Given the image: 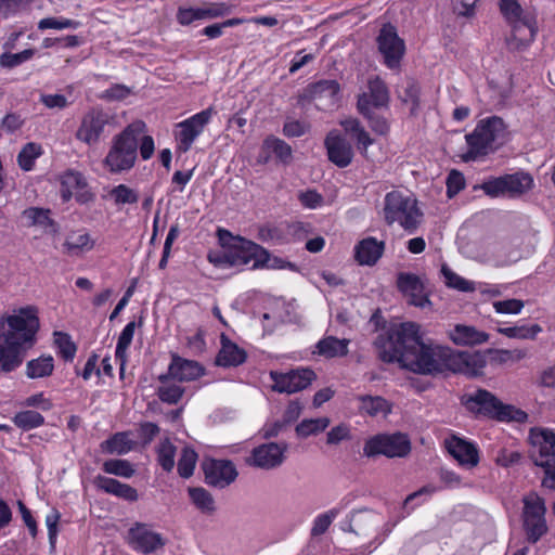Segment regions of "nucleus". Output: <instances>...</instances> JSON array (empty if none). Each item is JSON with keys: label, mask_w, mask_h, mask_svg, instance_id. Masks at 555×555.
Returning <instances> with one entry per match:
<instances>
[{"label": "nucleus", "mask_w": 555, "mask_h": 555, "mask_svg": "<svg viewBox=\"0 0 555 555\" xmlns=\"http://www.w3.org/2000/svg\"><path fill=\"white\" fill-rule=\"evenodd\" d=\"M234 8V4L225 2H205L199 8L201 20H211L229 15Z\"/></svg>", "instance_id": "8fccbe9b"}, {"label": "nucleus", "mask_w": 555, "mask_h": 555, "mask_svg": "<svg viewBox=\"0 0 555 555\" xmlns=\"http://www.w3.org/2000/svg\"><path fill=\"white\" fill-rule=\"evenodd\" d=\"M385 243L375 237H365L354 247V259L361 266H373L382 257Z\"/></svg>", "instance_id": "a878e982"}, {"label": "nucleus", "mask_w": 555, "mask_h": 555, "mask_svg": "<svg viewBox=\"0 0 555 555\" xmlns=\"http://www.w3.org/2000/svg\"><path fill=\"white\" fill-rule=\"evenodd\" d=\"M441 273L444 278L446 284L460 292H474L476 289V283L468 281L461 275L453 272L448 266H442Z\"/></svg>", "instance_id": "09e8293b"}, {"label": "nucleus", "mask_w": 555, "mask_h": 555, "mask_svg": "<svg viewBox=\"0 0 555 555\" xmlns=\"http://www.w3.org/2000/svg\"><path fill=\"white\" fill-rule=\"evenodd\" d=\"M309 130V124L289 119L284 124L283 133L288 138L301 137Z\"/></svg>", "instance_id": "338daca9"}, {"label": "nucleus", "mask_w": 555, "mask_h": 555, "mask_svg": "<svg viewBox=\"0 0 555 555\" xmlns=\"http://www.w3.org/2000/svg\"><path fill=\"white\" fill-rule=\"evenodd\" d=\"M54 360L51 356H41L33 359L26 364V375L28 378H43L53 373Z\"/></svg>", "instance_id": "e433bc0d"}, {"label": "nucleus", "mask_w": 555, "mask_h": 555, "mask_svg": "<svg viewBox=\"0 0 555 555\" xmlns=\"http://www.w3.org/2000/svg\"><path fill=\"white\" fill-rule=\"evenodd\" d=\"M27 227H37L46 233H57V224L50 218V210L40 207H29L22 214Z\"/></svg>", "instance_id": "c85d7f7f"}, {"label": "nucleus", "mask_w": 555, "mask_h": 555, "mask_svg": "<svg viewBox=\"0 0 555 555\" xmlns=\"http://www.w3.org/2000/svg\"><path fill=\"white\" fill-rule=\"evenodd\" d=\"M33 55H34V51L30 49L24 50L18 53H3L0 56V65L3 67H7V68H13V67L28 61L29 59L33 57Z\"/></svg>", "instance_id": "052dcab7"}, {"label": "nucleus", "mask_w": 555, "mask_h": 555, "mask_svg": "<svg viewBox=\"0 0 555 555\" xmlns=\"http://www.w3.org/2000/svg\"><path fill=\"white\" fill-rule=\"evenodd\" d=\"M93 482L98 489L126 501L134 502L139 498L134 488L116 479L99 475Z\"/></svg>", "instance_id": "cd10ccee"}, {"label": "nucleus", "mask_w": 555, "mask_h": 555, "mask_svg": "<svg viewBox=\"0 0 555 555\" xmlns=\"http://www.w3.org/2000/svg\"><path fill=\"white\" fill-rule=\"evenodd\" d=\"M246 360V352L225 335L221 336V349L217 356V364L220 366H237Z\"/></svg>", "instance_id": "c756f323"}, {"label": "nucleus", "mask_w": 555, "mask_h": 555, "mask_svg": "<svg viewBox=\"0 0 555 555\" xmlns=\"http://www.w3.org/2000/svg\"><path fill=\"white\" fill-rule=\"evenodd\" d=\"M54 343L57 346L59 352L64 360L72 361L74 359L77 348L70 339L69 335L62 332H55Z\"/></svg>", "instance_id": "5fc2aeb1"}, {"label": "nucleus", "mask_w": 555, "mask_h": 555, "mask_svg": "<svg viewBox=\"0 0 555 555\" xmlns=\"http://www.w3.org/2000/svg\"><path fill=\"white\" fill-rule=\"evenodd\" d=\"M133 447L134 442L129 438L128 433H117L101 443L103 451L118 455L130 452Z\"/></svg>", "instance_id": "c9c22d12"}, {"label": "nucleus", "mask_w": 555, "mask_h": 555, "mask_svg": "<svg viewBox=\"0 0 555 555\" xmlns=\"http://www.w3.org/2000/svg\"><path fill=\"white\" fill-rule=\"evenodd\" d=\"M486 364L487 353L480 351H454L448 347L446 352V371L474 377L482 374Z\"/></svg>", "instance_id": "ddd939ff"}, {"label": "nucleus", "mask_w": 555, "mask_h": 555, "mask_svg": "<svg viewBox=\"0 0 555 555\" xmlns=\"http://www.w3.org/2000/svg\"><path fill=\"white\" fill-rule=\"evenodd\" d=\"M340 509L338 508H332L324 513L319 514L312 521L310 534L312 538L320 537L324 534L332 522L336 519V517L339 515Z\"/></svg>", "instance_id": "de8ad7c7"}, {"label": "nucleus", "mask_w": 555, "mask_h": 555, "mask_svg": "<svg viewBox=\"0 0 555 555\" xmlns=\"http://www.w3.org/2000/svg\"><path fill=\"white\" fill-rule=\"evenodd\" d=\"M498 333L514 339H534L542 332L539 324H521L509 327H498Z\"/></svg>", "instance_id": "ea45409f"}, {"label": "nucleus", "mask_w": 555, "mask_h": 555, "mask_svg": "<svg viewBox=\"0 0 555 555\" xmlns=\"http://www.w3.org/2000/svg\"><path fill=\"white\" fill-rule=\"evenodd\" d=\"M204 373L205 369L198 362L172 356L167 374L179 382H191L199 378Z\"/></svg>", "instance_id": "b1692460"}, {"label": "nucleus", "mask_w": 555, "mask_h": 555, "mask_svg": "<svg viewBox=\"0 0 555 555\" xmlns=\"http://www.w3.org/2000/svg\"><path fill=\"white\" fill-rule=\"evenodd\" d=\"M410 451V441L405 435H378L371 438L364 447L367 456L385 455L388 457L404 456Z\"/></svg>", "instance_id": "2eb2a0df"}, {"label": "nucleus", "mask_w": 555, "mask_h": 555, "mask_svg": "<svg viewBox=\"0 0 555 555\" xmlns=\"http://www.w3.org/2000/svg\"><path fill=\"white\" fill-rule=\"evenodd\" d=\"M141 129V124L130 125L113 139V144L104 159V166L112 173L128 171L133 167Z\"/></svg>", "instance_id": "20e7f679"}, {"label": "nucleus", "mask_w": 555, "mask_h": 555, "mask_svg": "<svg viewBox=\"0 0 555 555\" xmlns=\"http://www.w3.org/2000/svg\"><path fill=\"white\" fill-rule=\"evenodd\" d=\"M491 362L495 364H513L524 360L527 357L525 349H489Z\"/></svg>", "instance_id": "79ce46f5"}, {"label": "nucleus", "mask_w": 555, "mask_h": 555, "mask_svg": "<svg viewBox=\"0 0 555 555\" xmlns=\"http://www.w3.org/2000/svg\"><path fill=\"white\" fill-rule=\"evenodd\" d=\"M506 195L516 196L524 194L532 188L533 179L529 173L515 172L504 176Z\"/></svg>", "instance_id": "f704fd0d"}, {"label": "nucleus", "mask_w": 555, "mask_h": 555, "mask_svg": "<svg viewBox=\"0 0 555 555\" xmlns=\"http://www.w3.org/2000/svg\"><path fill=\"white\" fill-rule=\"evenodd\" d=\"M197 462V453L190 447L183 448L178 461V473L182 478L193 475Z\"/></svg>", "instance_id": "603ef678"}, {"label": "nucleus", "mask_w": 555, "mask_h": 555, "mask_svg": "<svg viewBox=\"0 0 555 555\" xmlns=\"http://www.w3.org/2000/svg\"><path fill=\"white\" fill-rule=\"evenodd\" d=\"M220 240L230 238L229 248L224 254L225 262L232 267L251 263V269H260L269 261V253L262 246L241 236H233L227 230H219Z\"/></svg>", "instance_id": "423d86ee"}, {"label": "nucleus", "mask_w": 555, "mask_h": 555, "mask_svg": "<svg viewBox=\"0 0 555 555\" xmlns=\"http://www.w3.org/2000/svg\"><path fill=\"white\" fill-rule=\"evenodd\" d=\"M449 338L459 346L481 345L489 340V334L474 326L457 324L449 331Z\"/></svg>", "instance_id": "bb28decb"}, {"label": "nucleus", "mask_w": 555, "mask_h": 555, "mask_svg": "<svg viewBox=\"0 0 555 555\" xmlns=\"http://www.w3.org/2000/svg\"><path fill=\"white\" fill-rule=\"evenodd\" d=\"M384 218L388 224L398 223L405 232L412 234L421 225L423 212L414 195L393 190L385 195Z\"/></svg>", "instance_id": "7ed1b4c3"}, {"label": "nucleus", "mask_w": 555, "mask_h": 555, "mask_svg": "<svg viewBox=\"0 0 555 555\" xmlns=\"http://www.w3.org/2000/svg\"><path fill=\"white\" fill-rule=\"evenodd\" d=\"M360 410L371 416L383 415L386 416L390 413V404L382 397L365 396L360 398Z\"/></svg>", "instance_id": "a19ab883"}, {"label": "nucleus", "mask_w": 555, "mask_h": 555, "mask_svg": "<svg viewBox=\"0 0 555 555\" xmlns=\"http://www.w3.org/2000/svg\"><path fill=\"white\" fill-rule=\"evenodd\" d=\"M159 382L160 386L157 388L159 400L168 404H177L184 393V388L175 383L169 374L160 375Z\"/></svg>", "instance_id": "2f4dec72"}, {"label": "nucleus", "mask_w": 555, "mask_h": 555, "mask_svg": "<svg viewBox=\"0 0 555 555\" xmlns=\"http://www.w3.org/2000/svg\"><path fill=\"white\" fill-rule=\"evenodd\" d=\"M103 470L124 478H130L134 474L131 463L127 460H107L103 464Z\"/></svg>", "instance_id": "864d4df0"}, {"label": "nucleus", "mask_w": 555, "mask_h": 555, "mask_svg": "<svg viewBox=\"0 0 555 555\" xmlns=\"http://www.w3.org/2000/svg\"><path fill=\"white\" fill-rule=\"evenodd\" d=\"M189 495L192 503L205 514H211L215 512V500L212 495L204 488H189Z\"/></svg>", "instance_id": "37998d69"}, {"label": "nucleus", "mask_w": 555, "mask_h": 555, "mask_svg": "<svg viewBox=\"0 0 555 555\" xmlns=\"http://www.w3.org/2000/svg\"><path fill=\"white\" fill-rule=\"evenodd\" d=\"M107 124L108 115L102 109L92 108L82 116L75 138L89 146H94L100 142Z\"/></svg>", "instance_id": "dca6fc26"}, {"label": "nucleus", "mask_w": 555, "mask_h": 555, "mask_svg": "<svg viewBox=\"0 0 555 555\" xmlns=\"http://www.w3.org/2000/svg\"><path fill=\"white\" fill-rule=\"evenodd\" d=\"M13 423L21 429L27 431L41 426L44 417L36 411L25 410L15 414Z\"/></svg>", "instance_id": "49530a36"}, {"label": "nucleus", "mask_w": 555, "mask_h": 555, "mask_svg": "<svg viewBox=\"0 0 555 555\" xmlns=\"http://www.w3.org/2000/svg\"><path fill=\"white\" fill-rule=\"evenodd\" d=\"M128 544L137 552L150 554L165 545L160 533L150 529L146 524L135 522L128 531Z\"/></svg>", "instance_id": "a211bd4d"}, {"label": "nucleus", "mask_w": 555, "mask_h": 555, "mask_svg": "<svg viewBox=\"0 0 555 555\" xmlns=\"http://www.w3.org/2000/svg\"><path fill=\"white\" fill-rule=\"evenodd\" d=\"M384 362L417 374H435L446 371L448 347L425 341L421 326L415 322L392 324L375 341Z\"/></svg>", "instance_id": "f257e3e1"}, {"label": "nucleus", "mask_w": 555, "mask_h": 555, "mask_svg": "<svg viewBox=\"0 0 555 555\" xmlns=\"http://www.w3.org/2000/svg\"><path fill=\"white\" fill-rule=\"evenodd\" d=\"M530 457L543 469V478L555 476V430L535 427L529 431Z\"/></svg>", "instance_id": "6e6552de"}, {"label": "nucleus", "mask_w": 555, "mask_h": 555, "mask_svg": "<svg viewBox=\"0 0 555 555\" xmlns=\"http://www.w3.org/2000/svg\"><path fill=\"white\" fill-rule=\"evenodd\" d=\"M466 408L475 413L483 414L500 422L525 423L528 414L512 405L504 404L487 390H477L465 399Z\"/></svg>", "instance_id": "39448f33"}, {"label": "nucleus", "mask_w": 555, "mask_h": 555, "mask_svg": "<svg viewBox=\"0 0 555 555\" xmlns=\"http://www.w3.org/2000/svg\"><path fill=\"white\" fill-rule=\"evenodd\" d=\"M493 309L500 314H519L525 307V302L520 299H506L493 302Z\"/></svg>", "instance_id": "bf43d9fd"}, {"label": "nucleus", "mask_w": 555, "mask_h": 555, "mask_svg": "<svg viewBox=\"0 0 555 555\" xmlns=\"http://www.w3.org/2000/svg\"><path fill=\"white\" fill-rule=\"evenodd\" d=\"M522 503L524 529L528 541L535 543L547 532L545 502L539 494L531 492L524 496Z\"/></svg>", "instance_id": "1a4fd4ad"}, {"label": "nucleus", "mask_w": 555, "mask_h": 555, "mask_svg": "<svg viewBox=\"0 0 555 555\" xmlns=\"http://www.w3.org/2000/svg\"><path fill=\"white\" fill-rule=\"evenodd\" d=\"M331 424L328 417L305 418L295 428L298 438H308L324 431Z\"/></svg>", "instance_id": "58836bf2"}, {"label": "nucleus", "mask_w": 555, "mask_h": 555, "mask_svg": "<svg viewBox=\"0 0 555 555\" xmlns=\"http://www.w3.org/2000/svg\"><path fill=\"white\" fill-rule=\"evenodd\" d=\"M272 389L278 392L294 393L307 388L315 379V373L310 369H297L287 373L271 372Z\"/></svg>", "instance_id": "f3484780"}, {"label": "nucleus", "mask_w": 555, "mask_h": 555, "mask_svg": "<svg viewBox=\"0 0 555 555\" xmlns=\"http://www.w3.org/2000/svg\"><path fill=\"white\" fill-rule=\"evenodd\" d=\"M346 339H337L334 336H326L317 343L315 349L313 350L312 353L330 359L338 356H344L346 354Z\"/></svg>", "instance_id": "473e14b6"}, {"label": "nucleus", "mask_w": 555, "mask_h": 555, "mask_svg": "<svg viewBox=\"0 0 555 555\" xmlns=\"http://www.w3.org/2000/svg\"><path fill=\"white\" fill-rule=\"evenodd\" d=\"M401 100L411 106V114L416 115L420 107V86L414 81H409L401 95Z\"/></svg>", "instance_id": "13d9d810"}, {"label": "nucleus", "mask_w": 555, "mask_h": 555, "mask_svg": "<svg viewBox=\"0 0 555 555\" xmlns=\"http://www.w3.org/2000/svg\"><path fill=\"white\" fill-rule=\"evenodd\" d=\"M482 190L487 195H490L492 197L505 196L506 190L504 183V176L486 181L482 184Z\"/></svg>", "instance_id": "0e129e2a"}, {"label": "nucleus", "mask_w": 555, "mask_h": 555, "mask_svg": "<svg viewBox=\"0 0 555 555\" xmlns=\"http://www.w3.org/2000/svg\"><path fill=\"white\" fill-rule=\"evenodd\" d=\"M390 91L386 82L377 75L367 78L365 89L358 95L357 107L366 119H372V111L387 109Z\"/></svg>", "instance_id": "9d476101"}, {"label": "nucleus", "mask_w": 555, "mask_h": 555, "mask_svg": "<svg viewBox=\"0 0 555 555\" xmlns=\"http://www.w3.org/2000/svg\"><path fill=\"white\" fill-rule=\"evenodd\" d=\"M79 23L69 18H55V17H47L42 18L39 24V29H66V28H77Z\"/></svg>", "instance_id": "680f3d73"}, {"label": "nucleus", "mask_w": 555, "mask_h": 555, "mask_svg": "<svg viewBox=\"0 0 555 555\" xmlns=\"http://www.w3.org/2000/svg\"><path fill=\"white\" fill-rule=\"evenodd\" d=\"M465 186V178L462 172L451 170L447 178V194L451 198Z\"/></svg>", "instance_id": "e2e57ef3"}, {"label": "nucleus", "mask_w": 555, "mask_h": 555, "mask_svg": "<svg viewBox=\"0 0 555 555\" xmlns=\"http://www.w3.org/2000/svg\"><path fill=\"white\" fill-rule=\"evenodd\" d=\"M505 125L502 118L492 116L481 119L475 130L466 135L469 146L467 156L475 159L478 156L488 154L493 144L504 138Z\"/></svg>", "instance_id": "0eeeda50"}, {"label": "nucleus", "mask_w": 555, "mask_h": 555, "mask_svg": "<svg viewBox=\"0 0 555 555\" xmlns=\"http://www.w3.org/2000/svg\"><path fill=\"white\" fill-rule=\"evenodd\" d=\"M339 86L335 80H321L309 85L298 96V102L315 101L319 108H326L336 104Z\"/></svg>", "instance_id": "aec40b11"}, {"label": "nucleus", "mask_w": 555, "mask_h": 555, "mask_svg": "<svg viewBox=\"0 0 555 555\" xmlns=\"http://www.w3.org/2000/svg\"><path fill=\"white\" fill-rule=\"evenodd\" d=\"M36 306L14 308L0 317V374L15 371L37 341L40 328Z\"/></svg>", "instance_id": "f03ea898"}, {"label": "nucleus", "mask_w": 555, "mask_h": 555, "mask_svg": "<svg viewBox=\"0 0 555 555\" xmlns=\"http://www.w3.org/2000/svg\"><path fill=\"white\" fill-rule=\"evenodd\" d=\"M42 154V147L40 144H37L35 142H29L23 146L21 152L17 155V163L20 167L25 170L29 171L34 168L35 160L41 156Z\"/></svg>", "instance_id": "a18cd8bd"}, {"label": "nucleus", "mask_w": 555, "mask_h": 555, "mask_svg": "<svg viewBox=\"0 0 555 555\" xmlns=\"http://www.w3.org/2000/svg\"><path fill=\"white\" fill-rule=\"evenodd\" d=\"M215 111L208 107L190 118L177 124L175 138L177 141V150L181 153L188 152L196 138L204 131V128L210 121Z\"/></svg>", "instance_id": "f8f14e48"}, {"label": "nucleus", "mask_w": 555, "mask_h": 555, "mask_svg": "<svg viewBox=\"0 0 555 555\" xmlns=\"http://www.w3.org/2000/svg\"><path fill=\"white\" fill-rule=\"evenodd\" d=\"M262 150L267 153H273L275 157L285 165L289 164L293 159L291 145L275 137H268L263 141Z\"/></svg>", "instance_id": "4c0bfd02"}, {"label": "nucleus", "mask_w": 555, "mask_h": 555, "mask_svg": "<svg viewBox=\"0 0 555 555\" xmlns=\"http://www.w3.org/2000/svg\"><path fill=\"white\" fill-rule=\"evenodd\" d=\"M205 480L208 485L223 489L237 477V470L231 461L207 460L203 463Z\"/></svg>", "instance_id": "412c9836"}, {"label": "nucleus", "mask_w": 555, "mask_h": 555, "mask_svg": "<svg viewBox=\"0 0 555 555\" xmlns=\"http://www.w3.org/2000/svg\"><path fill=\"white\" fill-rule=\"evenodd\" d=\"M398 287L409 298L411 305L424 308L429 304L424 285L416 275L400 273L398 276Z\"/></svg>", "instance_id": "5701e85b"}, {"label": "nucleus", "mask_w": 555, "mask_h": 555, "mask_svg": "<svg viewBox=\"0 0 555 555\" xmlns=\"http://www.w3.org/2000/svg\"><path fill=\"white\" fill-rule=\"evenodd\" d=\"M299 202L302 204V206L314 209L322 205L323 197L321 194H319L314 190H309L306 192H300L298 195Z\"/></svg>", "instance_id": "774afa93"}, {"label": "nucleus", "mask_w": 555, "mask_h": 555, "mask_svg": "<svg viewBox=\"0 0 555 555\" xmlns=\"http://www.w3.org/2000/svg\"><path fill=\"white\" fill-rule=\"evenodd\" d=\"M135 330V322L131 321L129 322L122 332L120 333L116 346V359L120 361V370H124L125 363H126V357H127V349L129 348Z\"/></svg>", "instance_id": "c03bdc74"}, {"label": "nucleus", "mask_w": 555, "mask_h": 555, "mask_svg": "<svg viewBox=\"0 0 555 555\" xmlns=\"http://www.w3.org/2000/svg\"><path fill=\"white\" fill-rule=\"evenodd\" d=\"M60 513L56 509H52L50 514L46 516V525L48 528L49 543L53 551L55 548L56 535H57V524L60 520Z\"/></svg>", "instance_id": "69168bd1"}, {"label": "nucleus", "mask_w": 555, "mask_h": 555, "mask_svg": "<svg viewBox=\"0 0 555 555\" xmlns=\"http://www.w3.org/2000/svg\"><path fill=\"white\" fill-rule=\"evenodd\" d=\"M446 447L449 453L459 462L460 465L473 468L479 463L478 449L475 444L461 439L451 437L446 440Z\"/></svg>", "instance_id": "4be33fe9"}, {"label": "nucleus", "mask_w": 555, "mask_h": 555, "mask_svg": "<svg viewBox=\"0 0 555 555\" xmlns=\"http://www.w3.org/2000/svg\"><path fill=\"white\" fill-rule=\"evenodd\" d=\"M349 137L357 142V146L364 152L373 143L370 134L358 120H349Z\"/></svg>", "instance_id": "6e6d98bb"}, {"label": "nucleus", "mask_w": 555, "mask_h": 555, "mask_svg": "<svg viewBox=\"0 0 555 555\" xmlns=\"http://www.w3.org/2000/svg\"><path fill=\"white\" fill-rule=\"evenodd\" d=\"M94 238L85 229L73 230L65 236L63 253L70 257H79L93 249Z\"/></svg>", "instance_id": "393cba45"}, {"label": "nucleus", "mask_w": 555, "mask_h": 555, "mask_svg": "<svg viewBox=\"0 0 555 555\" xmlns=\"http://www.w3.org/2000/svg\"><path fill=\"white\" fill-rule=\"evenodd\" d=\"M176 447L169 439L163 440L157 448V461L162 468L171 472L175 467Z\"/></svg>", "instance_id": "3c124183"}, {"label": "nucleus", "mask_w": 555, "mask_h": 555, "mask_svg": "<svg viewBox=\"0 0 555 555\" xmlns=\"http://www.w3.org/2000/svg\"><path fill=\"white\" fill-rule=\"evenodd\" d=\"M377 47L384 64L389 69L399 68L405 53V44L392 25L387 24L382 27L377 37Z\"/></svg>", "instance_id": "4468645a"}, {"label": "nucleus", "mask_w": 555, "mask_h": 555, "mask_svg": "<svg viewBox=\"0 0 555 555\" xmlns=\"http://www.w3.org/2000/svg\"><path fill=\"white\" fill-rule=\"evenodd\" d=\"M500 9L513 28L514 38L520 44L531 42L537 31L534 18L528 13L525 14L516 0H501Z\"/></svg>", "instance_id": "9b49d317"}, {"label": "nucleus", "mask_w": 555, "mask_h": 555, "mask_svg": "<svg viewBox=\"0 0 555 555\" xmlns=\"http://www.w3.org/2000/svg\"><path fill=\"white\" fill-rule=\"evenodd\" d=\"M87 185L83 176L74 170H68L61 177L60 194L64 202H68L75 192L82 190Z\"/></svg>", "instance_id": "72a5a7b5"}, {"label": "nucleus", "mask_w": 555, "mask_h": 555, "mask_svg": "<svg viewBox=\"0 0 555 555\" xmlns=\"http://www.w3.org/2000/svg\"><path fill=\"white\" fill-rule=\"evenodd\" d=\"M109 196H111V198L114 199L115 204H117V205L134 204L139 199L138 194L132 189H130L129 186H127L125 184H119V185L115 186L109 192Z\"/></svg>", "instance_id": "4d7b16f0"}, {"label": "nucleus", "mask_w": 555, "mask_h": 555, "mask_svg": "<svg viewBox=\"0 0 555 555\" xmlns=\"http://www.w3.org/2000/svg\"><path fill=\"white\" fill-rule=\"evenodd\" d=\"M325 146L331 162L339 167L347 166L345 137L338 130H332L325 139Z\"/></svg>", "instance_id": "7c9ffc66"}, {"label": "nucleus", "mask_w": 555, "mask_h": 555, "mask_svg": "<svg viewBox=\"0 0 555 555\" xmlns=\"http://www.w3.org/2000/svg\"><path fill=\"white\" fill-rule=\"evenodd\" d=\"M286 450V443H263L251 451L246 463L261 469H273L282 465L285 460Z\"/></svg>", "instance_id": "6ab92c4d"}]
</instances>
